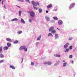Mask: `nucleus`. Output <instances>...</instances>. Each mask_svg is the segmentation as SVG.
<instances>
[{"instance_id": "603ef678", "label": "nucleus", "mask_w": 77, "mask_h": 77, "mask_svg": "<svg viewBox=\"0 0 77 77\" xmlns=\"http://www.w3.org/2000/svg\"><path fill=\"white\" fill-rule=\"evenodd\" d=\"M63 62H65V60H63Z\"/></svg>"}, {"instance_id": "2eb2a0df", "label": "nucleus", "mask_w": 77, "mask_h": 77, "mask_svg": "<svg viewBox=\"0 0 77 77\" xmlns=\"http://www.w3.org/2000/svg\"><path fill=\"white\" fill-rule=\"evenodd\" d=\"M53 18L55 20H58V18L57 17H53Z\"/></svg>"}, {"instance_id": "6ab92c4d", "label": "nucleus", "mask_w": 77, "mask_h": 77, "mask_svg": "<svg viewBox=\"0 0 77 77\" xmlns=\"http://www.w3.org/2000/svg\"><path fill=\"white\" fill-rule=\"evenodd\" d=\"M67 63H63V67H65V66H66V65Z\"/></svg>"}, {"instance_id": "72a5a7b5", "label": "nucleus", "mask_w": 77, "mask_h": 77, "mask_svg": "<svg viewBox=\"0 0 77 77\" xmlns=\"http://www.w3.org/2000/svg\"><path fill=\"white\" fill-rule=\"evenodd\" d=\"M55 56L56 57H60V55L59 54H56Z\"/></svg>"}, {"instance_id": "a19ab883", "label": "nucleus", "mask_w": 77, "mask_h": 77, "mask_svg": "<svg viewBox=\"0 0 77 77\" xmlns=\"http://www.w3.org/2000/svg\"><path fill=\"white\" fill-rule=\"evenodd\" d=\"M46 13H48V11H46Z\"/></svg>"}, {"instance_id": "412c9836", "label": "nucleus", "mask_w": 77, "mask_h": 77, "mask_svg": "<svg viewBox=\"0 0 77 77\" xmlns=\"http://www.w3.org/2000/svg\"><path fill=\"white\" fill-rule=\"evenodd\" d=\"M41 35H40L37 38V40L38 41H39V40H40V39H41Z\"/></svg>"}, {"instance_id": "cd10ccee", "label": "nucleus", "mask_w": 77, "mask_h": 77, "mask_svg": "<svg viewBox=\"0 0 77 77\" xmlns=\"http://www.w3.org/2000/svg\"><path fill=\"white\" fill-rule=\"evenodd\" d=\"M19 16H21V11H20L19 12Z\"/></svg>"}, {"instance_id": "f03ea898", "label": "nucleus", "mask_w": 77, "mask_h": 77, "mask_svg": "<svg viewBox=\"0 0 77 77\" xmlns=\"http://www.w3.org/2000/svg\"><path fill=\"white\" fill-rule=\"evenodd\" d=\"M30 15L32 17H33L35 16V13L33 11H31L30 13Z\"/></svg>"}, {"instance_id": "79ce46f5", "label": "nucleus", "mask_w": 77, "mask_h": 77, "mask_svg": "<svg viewBox=\"0 0 77 77\" xmlns=\"http://www.w3.org/2000/svg\"><path fill=\"white\" fill-rule=\"evenodd\" d=\"M38 44H39V42H37V43H36V45H38Z\"/></svg>"}, {"instance_id": "0eeeda50", "label": "nucleus", "mask_w": 77, "mask_h": 77, "mask_svg": "<svg viewBox=\"0 0 77 77\" xmlns=\"http://www.w3.org/2000/svg\"><path fill=\"white\" fill-rule=\"evenodd\" d=\"M68 45H69V43H66L64 46V48H66V47H67Z\"/></svg>"}, {"instance_id": "4be33fe9", "label": "nucleus", "mask_w": 77, "mask_h": 77, "mask_svg": "<svg viewBox=\"0 0 77 77\" xmlns=\"http://www.w3.org/2000/svg\"><path fill=\"white\" fill-rule=\"evenodd\" d=\"M38 11H39V13H41L42 12V10L41 8H39L38 10Z\"/></svg>"}, {"instance_id": "bb28decb", "label": "nucleus", "mask_w": 77, "mask_h": 77, "mask_svg": "<svg viewBox=\"0 0 77 77\" xmlns=\"http://www.w3.org/2000/svg\"><path fill=\"white\" fill-rule=\"evenodd\" d=\"M69 50V48L66 49V51H65V52H68Z\"/></svg>"}, {"instance_id": "864d4df0", "label": "nucleus", "mask_w": 77, "mask_h": 77, "mask_svg": "<svg viewBox=\"0 0 77 77\" xmlns=\"http://www.w3.org/2000/svg\"><path fill=\"white\" fill-rule=\"evenodd\" d=\"M2 1V0H0V2H1Z\"/></svg>"}, {"instance_id": "39448f33", "label": "nucleus", "mask_w": 77, "mask_h": 77, "mask_svg": "<svg viewBox=\"0 0 77 77\" xmlns=\"http://www.w3.org/2000/svg\"><path fill=\"white\" fill-rule=\"evenodd\" d=\"M54 27L53 26H51L49 28V32H51L53 30H54Z\"/></svg>"}, {"instance_id": "58836bf2", "label": "nucleus", "mask_w": 77, "mask_h": 77, "mask_svg": "<svg viewBox=\"0 0 77 77\" xmlns=\"http://www.w3.org/2000/svg\"><path fill=\"white\" fill-rule=\"evenodd\" d=\"M17 1H18L19 2H24V1L23 0H17Z\"/></svg>"}, {"instance_id": "8fccbe9b", "label": "nucleus", "mask_w": 77, "mask_h": 77, "mask_svg": "<svg viewBox=\"0 0 77 77\" xmlns=\"http://www.w3.org/2000/svg\"><path fill=\"white\" fill-rule=\"evenodd\" d=\"M3 1H2V4H3Z\"/></svg>"}, {"instance_id": "a18cd8bd", "label": "nucleus", "mask_w": 77, "mask_h": 77, "mask_svg": "<svg viewBox=\"0 0 77 77\" xmlns=\"http://www.w3.org/2000/svg\"><path fill=\"white\" fill-rule=\"evenodd\" d=\"M69 40H72V38H69Z\"/></svg>"}, {"instance_id": "4468645a", "label": "nucleus", "mask_w": 77, "mask_h": 77, "mask_svg": "<svg viewBox=\"0 0 77 77\" xmlns=\"http://www.w3.org/2000/svg\"><path fill=\"white\" fill-rule=\"evenodd\" d=\"M56 32V31H55V30L54 29L51 31V33H53V34H54Z\"/></svg>"}, {"instance_id": "ea45409f", "label": "nucleus", "mask_w": 77, "mask_h": 77, "mask_svg": "<svg viewBox=\"0 0 77 77\" xmlns=\"http://www.w3.org/2000/svg\"><path fill=\"white\" fill-rule=\"evenodd\" d=\"M29 22H30V23H31L32 22V20H31V19L29 20Z\"/></svg>"}, {"instance_id": "9b49d317", "label": "nucleus", "mask_w": 77, "mask_h": 77, "mask_svg": "<svg viewBox=\"0 0 77 77\" xmlns=\"http://www.w3.org/2000/svg\"><path fill=\"white\" fill-rule=\"evenodd\" d=\"M21 23H23V24H25V21L24 20H23V19H21Z\"/></svg>"}, {"instance_id": "f257e3e1", "label": "nucleus", "mask_w": 77, "mask_h": 77, "mask_svg": "<svg viewBox=\"0 0 77 77\" xmlns=\"http://www.w3.org/2000/svg\"><path fill=\"white\" fill-rule=\"evenodd\" d=\"M26 46H22L20 47L19 48V49L20 50H24V51H27V48H26Z\"/></svg>"}, {"instance_id": "e433bc0d", "label": "nucleus", "mask_w": 77, "mask_h": 77, "mask_svg": "<svg viewBox=\"0 0 77 77\" xmlns=\"http://www.w3.org/2000/svg\"><path fill=\"white\" fill-rule=\"evenodd\" d=\"M31 65H34V63H33V62H31Z\"/></svg>"}, {"instance_id": "09e8293b", "label": "nucleus", "mask_w": 77, "mask_h": 77, "mask_svg": "<svg viewBox=\"0 0 77 77\" xmlns=\"http://www.w3.org/2000/svg\"><path fill=\"white\" fill-rule=\"evenodd\" d=\"M27 12L28 13H30V12H29V11H27Z\"/></svg>"}, {"instance_id": "7c9ffc66", "label": "nucleus", "mask_w": 77, "mask_h": 77, "mask_svg": "<svg viewBox=\"0 0 77 77\" xmlns=\"http://www.w3.org/2000/svg\"><path fill=\"white\" fill-rule=\"evenodd\" d=\"M33 8L34 9H35V10H38V8L35 7L34 6H33Z\"/></svg>"}, {"instance_id": "5701e85b", "label": "nucleus", "mask_w": 77, "mask_h": 77, "mask_svg": "<svg viewBox=\"0 0 77 77\" xmlns=\"http://www.w3.org/2000/svg\"><path fill=\"white\" fill-rule=\"evenodd\" d=\"M0 57L1 58H3V57H5V56L3 54H0Z\"/></svg>"}, {"instance_id": "f3484780", "label": "nucleus", "mask_w": 77, "mask_h": 77, "mask_svg": "<svg viewBox=\"0 0 77 77\" xmlns=\"http://www.w3.org/2000/svg\"><path fill=\"white\" fill-rule=\"evenodd\" d=\"M7 45L8 47H11V44L10 43H8Z\"/></svg>"}, {"instance_id": "b1692460", "label": "nucleus", "mask_w": 77, "mask_h": 77, "mask_svg": "<svg viewBox=\"0 0 77 77\" xmlns=\"http://www.w3.org/2000/svg\"><path fill=\"white\" fill-rule=\"evenodd\" d=\"M31 3H32V5H35V2L34 1H32L31 2Z\"/></svg>"}, {"instance_id": "c9c22d12", "label": "nucleus", "mask_w": 77, "mask_h": 77, "mask_svg": "<svg viewBox=\"0 0 77 77\" xmlns=\"http://www.w3.org/2000/svg\"><path fill=\"white\" fill-rule=\"evenodd\" d=\"M4 61L3 60H1L0 61V63H3V62H4Z\"/></svg>"}, {"instance_id": "4c0bfd02", "label": "nucleus", "mask_w": 77, "mask_h": 77, "mask_svg": "<svg viewBox=\"0 0 77 77\" xmlns=\"http://www.w3.org/2000/svg\"><path fill=\"white\" fill-rule=\"evenodd\" d=\"M54 11H57V8H54Z\"/></svg>"}, {"instance_id": "37998d69", "label": "nucleus", "mask_w": 77, "mask_h": 77, "mask_svg": "<svg viewBox=\"0 0 77 77\" xmlns=\"http://www.w3.org/2000/svg\"><path fill=\"white\" fill-rule=\"evenodd\" d=\"M72 63H74V61H72Z\"/></svg>"}, {"instance_id": "c03bdc74", "label": "nucleus", "mask_w": 77, "mask_h": 77, "mask_svg": "<svg viewBox=\"0 0 77 77\" xmlns=\"http://www.w3.org/2000/svg\"><path fill=\"white\" fill-rule=\"evenodd\" d=\"M4 7L5 9H6V6H5V5H4Z\"/></svg>"}, {"instance_id": "423d86ee", "label": "nucleus", "mask_w": 77, "mask_h": 77, "mask_svg": "<svg viewBox=\"0 0 77 77\" xmlns=\"http://www.w3.org/2000/svg\"><path fill=\"white\" fill-rule=\"evenodd\" d=\"M74 5H75V4L74 3H72L70 5L69 9H71L72 8H73V7L74 6Z\"/></svg>"}, {"instance_id": "6e6552de", "label": "nucleus", "mask_w": 77, "mask_h": 77, "mask_svg": "<svg viewBox=\"0 0 77 77\" xmlns=\"http://www.w3.org/2000/svg\"><path fill=\"white\" fill-rule=\"evenodd\" d=\"M52 7V4H49L47 6V9H49V8H51Z\"/></svg>"}, {"instance_id": "a878e982", "label": "nucleus", "mask_w": 77, "mask_h": 77, "mask_svg": "<svg viewBox=\"0 0 77 77\" xmlns=\"http://www.w3.org/2000/svg\"><path fill=\"white\" fill-rule=\"evenodd\" d=\"M55 39H56V38H58V35L57 34H55Z\"/></svg>"}, {"instance_id": "c756f323", "label": "nucleus", "mask_w": 77, "mask_h": 77, "mask_svg": "<svg viewBox=\"0 0 77 77\" xmlns=\"http://www.w3.org/2000/svg\"><path fill=\"white\" fill-rule=\"evenodd\" d=\"M3 48V47L1 46L0 47V52H1L2 51V49Z\"/></svg>"}, {"instance_id": "a211bd4d", "label": "nucleus", "mask_w": 77, "mask_h": 77, "mask_svg": "<svg viewBox=\"0 0 77 77\" xmlns=\"http://www.w3.org/2000/svg\"><path fill=\"white\" fill-rule=\"evenodd\" d=\"M18 21V19L14 18V19L11 20V21Z\"/></svg>"}, {"instance_id": "9d476101", "label": "nucleus", "mask_w": 77, "mask_h": 77, "mask_svg": "<svg viewBox=\"0 0 77 77\" xmlns=\"http://www.w3.org/2000/svg\"><path fill=\"white\" fill-rule=\"evenodd\" d=\"M6 40L7 41H9V42H12V39L10 38H7Z\"/></svg>"}, {"instance_id": "1a4fd4ad", "label": "nucleus", "mask_w": 77, "mask_h": 77, "mask_svg": "<svg viewBox=\"0 0 77 77\" xmlns=\"http://www.w3.org/2000/svg\"><path fill=\"white\" fill-rule=\"evenodd\" d=\"M9 48V47L8 46H5L3 48L4 50H7Z\"/></svg>"}, {"instance_id": "aec40b11", "label": "nucleus", "mask_w": 77, "mask_h": 77, "mask_svg": "<svg viewBox=\"0 0 77 77\" xmlns=\"http://www.w3.org/2000/svg\"><path fill=\"white\" fill-rule=\"evenodd\" d=\"M10 68H11L13 69H15V67L14 66H10Z\"/></svg>"}, {"instance_id": "49530a36", "label": "nucleus", "mask_w": 77, "mask_h": 77, "mask_svg": "<svg viewBox=\"0 0 77 77\" xmlns=\"http://www.w3.org/2000/svg\"><path fill=\"white\" fill-rule=\"evenodd\" d=\"M23 58H22V62H23Z\"/></svg>"}, {"instance_id": "f8f14e48", "label": "nucleus", "mask_w": 77, "mask_h": 77, "mask_svg": "<svg viewBox=\"0 0 77 77\" xmlns=\"http://www.w3.org/2000/svg\"><path fill=\"white\" fill-rule=\"evenodd\" d=\"M45 18L47 20V21H50V18H49V17L47 16H45Z\"/></svg>"}, {"instance_id": "de8ad7c7", "label": "nucleus", "mask_w": 77, "mask_h": 77, "mask_svg": "<svg viewBox=\"0 0 77 77\" xmlns=\"http://www.w3.org/2000/svg\"><path fill=\"white\" fill-rule=\"evenodd\" d=\"M17 6V7H18V8H20V7L19 6Z\"/></svg>"}, {"instance_id": "ddd939ff", "label": "nucleus", "mask_w": 77, "mask_h": 77, "mask_svg": "<svg viewBox=\"0 0 77 77\" xmlns=\"http://www.w3.org/2000/svg\"><path fill=\"white\" fill-rule=\"evenodd\" d=\"M37 5H38V6H39V2H35V6H37Z\"/></svg>"}, {"instance_id": "2f4dec72", "label": "nucleus", "mask_w": 77, "mask_h": 77, "mask_svg": "<svg viewBox=\"0 0 77 77\" xmlns=\"http://www.w3.org/2000/svg\"><path fill=\"white\" fill-rule=\"evenodd\" d=\"M26 2H27L29 3H30V1L29 0H25Z\"/></svg>"}, {"instance_id": "393cba45", "label": "nucleus", "mask_w": 77, "mask_h": 77, "mask_svg": "<svg viewBox=\"0 0 77 77\" xmlns=\"http://www.w3.org/2000/svg\"><path fill=\"white\" fill-rule=\"evenodd\" d=\"M18 41L17 40H16L14 42V44H18Z\"/></svg>"}, {"instance_id": "c85d7f7f", "label": "nucleus", "mask_w": 77, "mask_h": 77, "mask_svg": "<svg viewBox=\"0 0 77 77\" xmlns=\"http://www.w3.org/2000/svg\"><path fill=\"white\" fill-rule=\"evenodd\" d=\"M21 33H22V31H18L17 32V33L18 34H21Z\"/></svg>"}, {"instance_id": "f704fd0d", "label": "nucleus", "mask_w": 77, "mask_h": 77, "mask_svg": "<svg viewBox=\"0 0 77 77\" xmlns=\"http://www.w3.org/2000/svg\"><path fill=\"white\" fill-rule=\"evenodd\" d=\"M72 46H70L69 47V48L70 49V50H72Z\"/></svg>"}, {"instance_id": "20e7f679", "label": "nucleus", "mask_w": 77, "mask_h": 77, "mask_svg": "<svg viewBox=\"0 0 77 77\" xmlns=\"http://www.w3.org/2000/svg\"><path fill=\"white\" fill-rule=\"evenodd\" d=\"M63 23V22H62V21L60 20H59L58 22V24L59 25H61V24H62Z\"/></svg>"}, {"instance_id": "3c124183", "label": "nucleus", "mask_w": 77, "mask_h": 77, "mask_svg": "<svg viewBox=\"0 0 77 77\" xmlns=\"http://www.w3.org/2000/svg\"><path fill=\"white\" fill-rule=\"evenodd\" d=\"M57 29H58V30H60V29H59L58 28H57Z\"/></svg>"}, {"instance_id": "dca6fc26", "label": "nucleus", "mask_w": 77, "mask_h": 77, "mask_svg": "<svg viewBox=\"0 0 77 77\" xmlns=\"http://www.w3.org/2000/svg\"><path fill=\"white\" fill-rule=\"evenodd\" d=\"M48 36H51L52 37L53 36V35L51 34V33H49L48 35Z\"/></svg>"}, {"instance_id": "7ed1b4c3", "label": "nucleus", "mask_w": 77, "mask_h": 77, "mask_svg": "<svg viewBox=\"0 0 77 77\" xmlns=\"http://www.w3.org/2000/svg\"><path fill=\"white\" fill-rule=\"evenodd\" d=\"M44 64H47V65H51V62L50 61L45 62L44 63Z\"/></svg>"}, {"instance_id": "473e14b6", "label": "nucleus", "mask_w": 77, "mask_h": 77, "mask_svg": "<svg viewBox=\"0 0 77 77\" xmlns=\"http://www.w3.org/2000/svg\"><path fill=\"white\" fill-rule=\"evenodd\" d=\"M72 57V55H70L69 56V58L70 59H71Z\"/></svg>"}]
</instances>
